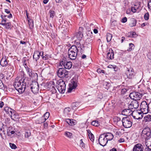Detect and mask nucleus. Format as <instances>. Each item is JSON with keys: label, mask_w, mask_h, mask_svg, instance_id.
Returning <instances> with one entry per match:
<instances>
[{"label": "nucleus", "mask_w": 151, "mask_h": 151, "mask_svg": "<svg viewBox=\"0 0 151 151\" xmlns=\"http://www.w3.org/2000/svg\"><path fill=\"white\" fill-rule=\"evenodd\" d=\"M129 47L128 49L127 50V51H131L133 50L134 47V45L132 43H130L129 45Z\"/></svg>", "instance_id": "nucleus-38"}, {"label": "nucleus", "mask_w": 151, "mask_h": 151, "mask_svg": "<svg viewBox=\"0 0 151 151\" xmlns=\"http://www.w3.org/2000/svg\"><path fill=\"white\" fill-rule=\"evenodd\" d=\"M58 86L57 89L60 93H64L65 89V84L62 80H59L58 82Z\"/></svg>", "instance_id": "nucleus-7"}, {"label": "nucleus", "mask_w": 151, "mask_h": 151, "mask_svg": "<svg viewBox=\"0 0 151 151\" xmlns=\"http://www.w3.org/2000/svg\"><path fill=\"white\" fill-rule=\"evenodd\" d=\"M107 142L108 141L106 138H105L104 139L102 140H101V141L99 142V143L100 145L103 146H105L107 143Z\"/></svg>", "instance_id": "nucleus-24"}, {"label": "nucleus", "mask_w": 151, "mask_h": 151, "mask_svg": "<svg viewBox=\"0 0 151 151\" xmlns=\"http://www.w3.org/2000/svg\"><path fill=\"white\" fill-rule=\"evenodd\" d=\"M66 122L68 123L70 125H75L74 122H73L72 119H66Z\"/></svg>", "instance_id": "nucleus-31"}, {"label": "nucleus", "mask_w": 151, "mask_h": 151, "mask_svg": "<svg viewBox=\"0 0 151 151\" xmlns=\"http://www.w3.org/2000/svg\"><path fill=\"white\" fill-rule=\"evenodd\" d=\"M29 87L30 86V88L31 89L32 91L35 94L38 93L39 90V85L37 82H32V84L29 86Z\"/></svg>", "instance_id": "nucleus-12"}, {"label": "nucleus", "mask_w": 151, "mask_h": 151, "mask_svg": "<svg viewBox=\"0 0 151 151\" xmlns=\"http://www.w3.org/2000/svg\"><path fill=\"white\" fill-rule=\"evenodd\" d=\"M143 145L140 143H138L134 145L132 151H143Z\"/></svg>", "instance_id": "nucleus-13"}, {"label": "nucleus", "mask_w": 151, "mask_h": 151, "mask_svg": "<svg viewBox=\"0 0 151 151\" xmlns=\"http://www.w3.org/2000/svg\"><path fill=\"white\" fill-rule=\"evenodd\" d=\"M31 78H33V80H35L38 77L37 74L35 73L32 72L30 76H29Z\"/></svg>", "instance_id": "nucleus-27"}, {"label": "nucleus", "mask_w": 151, "mask_h": 151, "mask_svg": "<svg viewBox=\"0 0 151 151\" xmlns=\"http://www.w3.org/2000/svg\"><path fill=\"white\" fill-rule=\"evenodd\" d=\"M144 119L146 122L151 121V115L148 114L145 116L144 117Z\"/></svg>", "instance_id": "nucleus-29"}, {"label": "nucleus", "mask_w": 151, "mask_h": 151, "mask_svg": "<svg viewBox=\"0 0 151 151\" xmlns=\"http://www.w3.org/2000/svg\"><path fill=\"white\" fill-rule=\"evenodd\" d=\"M91 141H93L94 139V135L92 134H89L88 135Z\"/></svg>", "instance_id": "nucleus-50"}, {"label": "nucleus", "mask_w": 151, "mask_h": 151, "mask_svg": "<svg viewBox=\"0 0 151 151\" xmlns=\"http://www.w3.org/2000/svg\"><path fill=\"white\" fill-rule=\"evenodd\" d=\"M127 21V19L126 17H124L121 20L122 22V23H125Z\"/></svg>", "instance_id": "nucleus-58"}, {"label": "nucleus", "mask_w": 151, "mask_h": 151, "mask_svg": "<svg viewBox=\"0 0 151 151\" xmlns=\"http://www.w3.org/2000/svg\"><path fill=\"white\" fill-rule=\"evenodd\" d=\"M44 119L43 116L40 118L39 120L38 123L41 124L44 122L45 121H44Z\"/></svg>", "instance_id": "nucleus-51"}, {"label": "nucleus", "mask_w": 151, "mask_h": 151, "mask_svg": "<svg viewBox=\"0 0 151 151\" xmlns=\"http://www.w3.org/2000/svg\"><path fill=\"white\" fill-rule=\"evenodd\" d=\"M70 109L69 108H66L64 110V114L65 116H68L70 115L69 112Z\"/></svg>", "instance_id": "nucleus-23"}, {"label": "nucleus", "mask_w": 151, "mask_h": 151, "mask_svg": "<svg viewBox=\"0 0 151 151\" xmlns=\"http://www.w3.org/2000/svg\"><path fill=\"white\" fill-rule=\"evenodd\" d=\"M58 76L61 78H67L68 72L64 68H60L57 72Z\"/></svg>", "instance_id": "nucleus-6"}, {"label": "nucleus", "mask_w": 151, "mask_h": 151, "mask_svg": "<svg viewBox=\"0 0 151 151\" xmlns=\"http://www.w3.org/2000/svg\"><path fill=\"white\" fill-rule=\"evenodd\" d=\"M27 72L29 76H30L31 73L32 72L31 70L28 67L26 68Z\"/></svg>", "instance_id": "nucleus-52"}, {"label": "nucleus", "mask_w": 151, "mask_h": 151, "mask_svg": "<svg viewBox=\"0 0 151 151\" xmlns=\"http://www.w3.org/2000/svg\"><path fill=\"white\" fill-rule=\"evenodd\" d=\"M122 122L123 126L125 128L131 127L132 125L131 119L128 117H125L122 118Z\"/></svg>", "instance_id": "nucleus-9"}, {"label": "nucleus", "mask_w": 151, "mask_h": 151, "mask_svg": "<svg viewBox=\"0 0 151 151\" xmlns=\"http://www.w3.org/2000/svg\"><path fill=\"white\" fill-rule=\"evenodd\" d=\"M132 109H125L122 111V114L126 116H130L133 114L132 111L131 110Z\"/></svg>", "instance_id": "nucleus-16"}, {"label": "nucleus", "mask_w": 151, "mask_h": 151, "mask_svg": "<svg viewBox=\"0 0 151 151\" xmlns=\"http://www.w3.org/2000/svg\"><path fill=\"white\" fill-rule=\"evenodd\" d=\"M28 79V78L26 77H23L19 80L17 78L15 79L14 86L19 93H22L24 91L27 87H29V81Z\"/></svg>", "instance_id": "nucleus-1"}, {"label": "nucleus", "mask_w": 151, "mask_h": 151, "mask_svg": "<svg viewBox=\"0 0 151 151\" xmlns=\"http://www.w3.org/2000/svg\"><path fill=\"white\" fill-rule=\"evenodd\" d=\"M125 73L127 78L129 79L133 78L135 75L134 70L131 67L127 68Z\"/></svg>", "instance_id": "nucleus-11"}, {"label": "nucleus", "mask_w": 151, "mask_h": 151, "mask_svg": "<svg viewBox=\"0 0 151 151\" xmlns=\"http://www.w3.org/2000/svg\"><path fill=\"white\" fill-rule=\"evenodd\" d=\"M151 131L148 127L145 128L142 131L141 137L142 138L145 139V141L151 140Z\"/></svg>", "instance_id": "nucleus-3"}, {"label": "nucleus", "mask_w": 151, "mask_h": 151, "mask_svg": "<svg viewBox=\"0 0 151 151\" xmlns=\"http://www.w3.org/2000/svg\"><path fill=\"white\" fill-rule=\"evenodd\" d=\"M111 52H109L107 53V57L108 59H109L111 60L113 59L114 58V53L113 51L112 50Z\"/></svg>", "instance_id": "nucleus-25"}, {"label": "nucleus", "mask_w": 151, "mask_h": 151, "mask_svg": "<svg viewBox=\"0 0 151 151\" xmlns=\"http://www.w3.org/2000/svg\"><path fill=\"white\" fill-rule=\"evenodd\" d=\"M148 8L151 9V0H150L148 3Z\"/></svg>", "instance_id": "nucleus-63"}, {"label": "nucleus", "mask_w": 151, "mask_h": 151, "mask_svg": "<svg viewBox=\"0 0 151 151\" xmlns=\"http://www.w3.org/2000/svg\"><path fill=\"white\" fill-rule=\"evenodd\" d=\"M53 88H52L50 90L52 92V93H55L57 92V90L55 89V87H54Z\"/></svg>", "instance_id": "nucleus-57"}, {"label": "nucleus", "mask_w": 151, "mask_h": 151, "mask_svg": "<svg viewBox=\"0 0 151 151\" xmlns=\"http://www.w3.org/2000/svg\"><path fill=\"white\" fill-rule=\"evenodd\" d=\"M127 89L124 88L123 89H122L121 90V93L122 94L124 95V94L125 93L127 92Z\"/></svg>", "instance_id": "nucleus-55"}, {"label": "nucleus", "mask_w": 151, "mask_h": 151, "mask_svg": "<svg viewBox=\"0 0 151 151\" xmlns=\"http://www.w3.org/2000/svg\"><path fill=\"white\" fill-rule=\"evenodd\" d=\"M144 19L146 20H148L149 19V14L148 12L145 13L144 16Z\"/></svg>", "instance_id": "nucleus-53"}, {"label": "nucleus", "mask_w": 151, "mask_h": 151, "mask_svg": "<svg viewBox=\"0 0 151 151\" xmlns=\"http://www.w3.org/2000/svg\"><path fill=\"white\" fill-rule=\"evenodd\" d=\"M4 105V103L3 102L0 101V107L2 108Z\"/></svg>", "instance_id": "nucleus-64"}, {"label": "nucleus", "mask_w": 151, "mask_h": 151, "mask_svg": "<svg viewBox=\"0 0 151 151\" xmlns=\"http://www.w3.org/2000/svg\"><path fill=\"white\" fill-rule=\"evenodd\" d=\"M0 24L5 27V28L9 29L11 27V24L10 22H9L4 23H0Z\"/></svg>", "instance_id": "nucleus-22"}, {"label": "nucleus", "mask_w": 151, "mask_h": 151, "mask_svg": "<svg viewBox=\"0 0 151 151\" xmlns=\"http://www.w3.org/2000/svg\"><path fill=\"white\" fill-rule=\"evenodd\" d=\"M149 103L148 104L145 101H142L140 105V111L143 114H146L149 111Z\"/></svg>", "instance_id": "nucleus-5"}, {"label": "nucleus", "mask_w": 151, "mask_h": 151, "mask_svg": "<svg viewBox=\"0 0 151 151\" xmlns=\"http://www.w3.org/2000/svg\"><path fill=\"white\" fill-rule=\"evenodd\" d=\"M78 49L76 45H72L68 50L69 58L71 60H75L77 57Z\"/></svg>", "instance_id": "nucleus-2"}, {"label": "nucleus", "mask_w": 151, "mask_h": 151, "mask_svg": "<svg viewBox=\"0 0 151 151\" xmlns=\"http://www.w3.org/2000/svg\"><path fill=\"white\" fill-rule=\"evenodd\" d=\"M60 64L61 66L63 65L64 66V68L68 69H70L72 66V62L68 61L66 58H64L62 59Z\"/></svg>", "instance_id": "nucleus-10"}, {"label": "nucleus", "mask_w": 151, "mask_h": 151, "mask_svg": "<svg viewBox=\"0 0 151 151\" xmlns=\"http://www.w3.org/2000/svg\"><path fill=\"white\" fill-rule=\"evenodd\" d=\"M28 21L30 28V29H32L34 26L33 21L32 19H29Z\"/></svg>", "instance_id": "nucleus-36"}, {"label": "nucleus", "mask_w": 151, "mask_h": 151, "mask_svg": "<svg viewBox=\"0 0 151 151\" xmlns=\"http://www.w3.org/2000/svg\"><path fill=\"white\" fill-rule=\"evenodd\" d=\"M91 124L94 126L98 127L100 125L99 122L97 120L93 121L91 122Z\"/></svg>", "instance_id": "nucleus-33"}, {"label": "nucleus", "mask_w": 151, "mask_h": 151, "mask_svg": "<svg viewBox=\"0 0 151 151\" xmlns=\"http://www.w3.org/2000/svg\"><path fill=\"white\" fill-rule=\"evenodd\" d=\"M79 104L78 103L76 102L73 103L72 104V108L73 110H76L77 108L79 106Z\"/></svg>", "instance_id": "nucleus-28"}, {"label": "nucleus", "mask_w": 151, "mask_h": 151, "mask_svg": "<svg viewBox=\"0 0 151 151\" xmlns=\"http://www.w3.org/2000/svg\"><path fill=\"white\" fill-rule=\"evenodd\" d=\"M77 86V83L74 81H73L72 85L71 86H70L69 88L68 91V92H71L72 90L75 89Z\"/></svg>", "instance_id": "nucleus-18"}, {"label": "nucleus", "mask_w": 151, "mask_h": 151, "mask_svg": "<svg viewBox=\"0 0 151 151\" xmlns=\"http://www.w3.org/2000/svg\"><path fill=\"white\" fill-rule=\"evenodd\" d=\"M76 45H77V47L79 50H82L81 47V44H80V42L79 41H78L76 42Z\"/></svg>", "instance_id": "nucleus-44"}, {"label": "nucleus", "mask_w": 151, "mask_h": 151, "mask_svg": "<svg viewBox=\"0 0 151 151\" xmlns=\"http://www.w3.org/2000/svg\"><path fill=\"white\" fill-rule=\"evenodd\" d=\"M55 86V84L53 81H50L47 85V87L49 90H50Z\"/></svg>", "instance_id": "nucleus-20"}, {"label": "nucleus", "mask_w": 151, "mask_h": 151, "mask_svg": "<svg viewBox=\"0 0 151 151\" xmlns=\"http://www.w3.org/2000/svg\"><path fill=\"white\" fill-rule=\"evenodd\" d=\"M116 21H113L111 24V26L112 27H114L116 25Z\"/></svg>", "instance_id": "nucleus-56"}, {"label": "nucleus", "mask_w": 151, "mask_h": 151, "mask_svg": "<svg viewBox=\"0 0 151 151\" xmlns=\"http://www.w3.org/2000/svg\"><path fill=\"white\" fill-rule=\"evenodd\" d=\"M6 56L3 57L0 61V64L3 67H6L7 66L9 61Z\"/></svg>", "instance_id": "nucleus-15"}, {"label": "nucleus", "mask_w": 151, "mask_h": 151, "mask_svg": "<svg viewBox=\"0 0 151 151\" xmlns=\"http://www.w3.org/2000/svg\"><path fill=\"white\" fill-rule=\"evenodd\" d=\"M39 52H35L34 54L33 55V58L36 61H37L39 59L38 57V55H39Z\"/></svg>", "instance_id": "nucleus-35"}, {"label": "nucleus", "mask_w": 151, "mask_h": 151, "mask_svg": "<svg viewBox=\"0 0 151 151\" xmlns=\"http://www.w3.org/2000/svg\"><path fill=\"white\" fill-rule=\"evenodd\" d=\"M14 114H12V116H10L11 117L12 119L13 120H15L17 119L18 118V116L17 114H15V112H13Z\"/></svg>", "instance_id": "nucleus-34"}, {"label": "nucleus", "mask_w": 151, "mask_h": 151, "mask_svg": "<svg viewBox=\"0 0 151 151\" xmlns=\"http://www.w3.org/2000/svg\"><path fill=\"white\" fill-rule=\"evenodd\" d=\"M83 29V27H80L79 28V31L73 34V35L71 37V39L74 40V41L76 42L77 41V40L79 41L81 40L83 36L82 32Z\"/></svg>", "instance_id": "nucleus-4"}, {"label": "nucleus", "mask_w": 151, "mask_h": 151, "mask_svg": "<svg viewBox=\"0 0 151 151\" xmlns=\"http://www.w3.org/2000/svg\"><path fill=\"white\" fill-rule=\"evenodd\" d=\"M80 146L81 147L84 148L85 147V145L83 142V140L81 139L80 140Z\"/></svg>", "instance_id": "nucleus-54"}, {"label": "nucleus", "mask_w": 151, "mask_h": 151, "mask_svg": "<svg viewBox=\"0 0 151 151\" xmlns=\"http://www.w3.org/2000/svg\"><path fill=\"white\" fill-rule=\"evenodd\" d=\"M15 133V132L14 131H10V130H9L7 131V133L9 135L11 133V134H13Z\"/></svg>", "instance_id": "nucleus-61"}, {"label": "nucleus", "mask_w": 151, "mask_h": 151, "mask_svg": "<svg viewBox=\"0 0 151 151\" xmlns=\"http://www.w3.org/2000/svg\"><path fill=\"white\" fill-rule=\"evenodd\" d=\"M4 110L6 113L8 114L9 116H12V114H14L13 112H15L14 110L8 107H5Z\"/></svg>", "instance_id": "nucleus-17"}, {"label": "nucleus", "mask_w": 151, "mask_h": 151, "mask_svg": "<svg viewBox=\"0 0 151 151\" xmlns=\"http://www.w3.org/2000/svg\"><path fill=\"white\" fill-rule=\"evenodd\" d=\"M9 145L12 149H15L17 148V146L15 144L13 143H10Z\"/></svg>", "instance_id": "nucleus-48"}, {"label": "nucleus", "mask_w": 151, "mask_h": 151, "mask_svg": "<svg viewBox=\"0 0 151 151\" xmlns=\"http://www.w3.org/2000/svg\"><path fill=\"white\" fill-rule=\"evenodd\" d=\"M139 105V102L137 100H133L131 102L130 104L128 106V108L132 109V107L134 109H137Z\"/></svg>", "instance_id": "nucleus-14"}, {"label": "nucleus", "mask_w": 151, "mask_h": 151, "mask_svg": "<svg viewBox=\"0 0 151 151\" xmlns=\"http://www.w3.org/2000/svg\"><path fill=\"white\" fill-rule=\"evenodd\" d=\"M86 33L87 38L89 39H91V40H92L93 38L92 32L90 30H88L87 31Z\"/></svg>", "instance_id": "nucleus-21"}, {"label": "nucleus", "mask_w": 151, "mask_h": 151, "mask_svg": "<svg viewBox=\"0 0 151 151\" xmlns=\"http://www.w3.org/2000/svg\"><path fill=\"white\" fill-rule=\"evenodd\" d=\"M105 136L108 141L112 140L114 138L113 135L112 134L109 133L105 134Z\"/></svg>", "instance_id": "nucleus-19"}, {"label": "nucleus", "mask_w": 151, "mask_h": 151, "mask_svg": "<svg viewBox=\"0 0 151 151\" xmlns=\"http://www.w3.org/2000/svg\"><path fill=\"white\" fill-rule=\"evenodd\" d=\"M31 135V132L30 131H28L26 132L25 133V137L26 138H28Z\"/></svg>", "instance_id": "nucleus-45"}, {"label": "nucleus", "mask_w": 151, "mask_h": 151, "mask_svg": "<svg viewBox=\"0 0 151 151\" xmlns=\"http://www.w3.org/2000/svg\"><path fill=\"white\" fill-rule=\"evenodd\" d=\"M137 35L136 34L135 32H132L130 33V34L129 35L130 37H137Z\"/></svg>", "instance_id": "nucleus-47"}, {"label": "nucleus", "mask_w": 151, "mask_h": 151, "mask_svg": "<svg viewBox=\"0 0 151 151\" xmlns=\"http://www.w3.org/2000/svg\"><path fill=\"white\" fill-rule=\"evenodd\" d=\"M147 56L149 59L151 60V52H149L147 54Z\"/></svg>", "instance_id": "nucleus-62"}, {"label": "nucleus", "mask_w": 151, "mask_h": 151, "mask_svg": "<svg viewBox=\"0 0 151 151\" xmlns=\"http://www.w3.org/2000/svg\"><path fill=\"white\" fill-rule=\"evenodd\" d=\"M146 146L151 150V140H147L145 141Z\"/></svg>", "instance_id": "nucleus-32"}, {"label": "nucleus", "mask_w": 151, "mask_h": 151, "mask_svg": "<svg viewBox=\"0 0 151 151\" xmlns=\"http://www.w3.org/2000/svg\"><path fill=\"white\" fill-rule=\"evenodd\" d=\"M110 83L109 82H105L103 83V86L104 88L107 90L109 88Z\"/></svg>", "instance_id": "nucleus-37"}, {"label": "nucleus", "mask_w": 151, "mask_h": 151, "mask_svg": "<svg viewBox=\"0 0 151 151\" xmlns=\"http://www.w3.org/2000/svg\"><path fill=\"white\" fill-rule=\"evenodd\" d=\"M49 12L50 14V17L51 18H53L55 16V13L54 11L50 10Z\"/></svg>", "instance_id": "nucleus-42"}, {"label": "nucleus", "mask_w": 151, "mask_h": 151, "mask_svg": "<svg viewBox=\"0 0 151 151\" xmlns=\"http://www.w3.org/2000/svg\"><path fill=\"white\" fill-rule=\"evenodd\" d=\"M50 113L49 112H46L44 115L43 117L44 119V121H46L49 117Z\"/></svg>", "instance_id": "nucleus-43"}, {"label": "nucleus", "mask_w": 151, "mask_h": 151, "mask_svg": "<svg viewBox=\"0 0 151 151\" xmlns=\"http://www.w3.org/2000/svg\"><path fill=\"white\" fill-rule=\"evenodd\" d=\"M136 10L137 9H136V8L135 7H132L131 11L132 12L134 13L136 11Z\"/></svg>", "instance_id": "nucleus-59"}, {"label": "nucleus", "mask_w": 151, "mask_h": 151, "mask_svg": "<svg viewBox=\"0 0 151 151\" xmlns=\"http://www.w3.org/2000/svg\"><path fill=\"white\" fill-rule=\"evenodd\" d=\"M106 36L107 41L108 42H109L111 40L112 37V35L109 33H107Z\"/></svg>", "instance_id": "nucleus-30"}, {"label": "nucleus", "mask_w": 151, "mask_h": 151, "mask_svg": "<svg viewBox=\"0 0 151 151\" xmlns=\"http://www.w3.org/2000/svg\"><path fill=\"white\" fill-rule=\"evenodd\" d=\"M6 15L4 16H1V22L0 23H4L6 22L7 21V19L6 18Z\"/></svg>", "instance_id": "nucleus-40"}, {"label": "nucleus", "mask_w": 151, "mask_h": 151, "mask_svg": "<svg viewBox=\"0 0 151 151\" xmlns=\"http://www.w3.org/2000/svg\"><path fill=\"white\" fill-rule=\"evenodd\" d=\"M65 135L68 137L71 138L72 136V133L69 132H65Z\"/></svg>", "instance_id": "nucleus-49"}, {"label": "nucleus", "mask_w": 151, "mask_h": 151, "mask_svg": "<svg viewBox=\"0 0 151 151\" xmlns=\"http://www.w3.org/2000/svg\"><path fill=\"white\" fill-rule=\"evenodd\" d=\"M144 94L138 92H133L129 94V97L134 100H140L142 99Z\"/></svg>", "instance_id": "nucleus-8"}, {"label": "nucleus", "mask_w": 151, "mask_h": 151, "mask_svg": "<svg viewBox=\"0 0 151 151\" xmlns=\"http://www.w3.org/2000/svg\"><path fill=\"white\" fill-rule=\"evenodd\" d=\"M5 133L4 132V129L2 127L0 129V135L1 136L2 138H3V135H5Z\"/></svg>", "instance_id": "nucleus-39"}, {"label": "nucleus", "mask_w": 151, "mask_h": 151, "mask_svg": "<svg viewBox=\"0 0 151 151\" xmlns=\"http://www.w3.org/2000/svg\"><path fill=\"white\" fill-rule=\"evenodd\" d=\"M105 137V134H103L100 135L99 139V142L101 141V140L104 139Z\"/></svg>", "instance_id": "nucleus-46"}, {"label": "nucleus", "mask_w": 151, "mask_h": 151, "mask_svg": "<svg viewBox=\"0 0 151 151\" xmlns=\"http://www.w3.org/2000/svg\"><path fill=\"white\" fill-rule=\"evenodd\" d=\"M114 119L115 121H116L117 122L120 121L121 120V119L120 118L118 117H115L114 118Z\"/></svg>", "instance_id": "nucleus-60"}, {"label": "nucleus", "mask_w": 151, "mask_h": 151, "mask_svg": "<svg viewBox=\"0 0 151 151\" xmlns=\"http://www.w3.org/2000/svg\"><path fill=\"white\" fill-rule=\"evenodd\" d=\"M136 22L137 21L134 18L132 19L129 24V25L131 27L135 26L136 25Z\"/></svg>", "instance_id": "nucleus-26"}, {"label": "nucleus", "mask_w": 151, "mask_h": 151, "mask_svg": "<svg viewBox=\"0 0 151 151\" xmlns=\"http://www.w3.org/2000/svg\"><path fill=\"white\" fill-rule=\"evenodd\" d=\"M42 58L44 60H47L50 57L48 55H45L43 53V52L42 53Z\"/></svg>", "instance_id": "nucleus-41"}]
</instances>
